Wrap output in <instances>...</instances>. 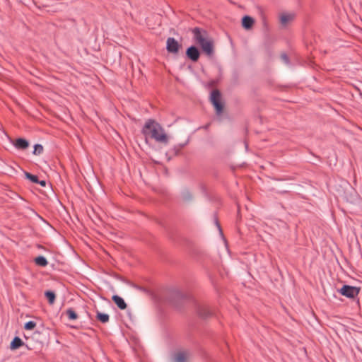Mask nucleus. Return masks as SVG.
<instances>
[{
    "label": "nucleus",
    "instance_id": "nucleus-1",
    "mask_svg": "<svg viewBox=\"0 0 362 362\" xmlns=\"http://www.w3.org/2000/svg\"><path fill=\"white\" fill-rule=\"evenodd\" d=\"M141 132L146 138L150 137L158 143L167 144L169 141L165 129L158 122L153 119H148L144 125Z\"/></svg>",
    "mask_w": 362,
    "mask_h": 362
},
{
    "label": "nucleus",
    "instance_id": "nucleus-2",
    "mask_svg": "<svg viewBox=\"0 0 362 362\" xmlns=\"http://www.w3.org/2000/svg\"><path fill=\"white\" fill-rule=\"evenodd\" d=\"M194 40L199 45L202 51L209 57L214 54V42L208 36L207 33L199 28L192 30Z\"/></svg>",
    "mask_w": 362,
    "mask_h": 362
},
{
    "label": "nucleus",
    "instance_id": "nucleus-3",
    "mask_svg": "<svg viewBox=\"0 0 362 362\" xmlns=\"http://www.w3.org/2000/svg\"><path fill=\"white\" fill-rule=\"evenodd\" d=\"M210 100L216 109V114L220 115L223 111V106L221 102V93L219 90H214L211 93Z\"/></svg>",
    "mask_w": 362,
    "mask_h": 362
},
{
    "label": "nucleus",
    "instance_id": "nucleus-4",
    "mask_svg": "<svg viewBox=\"0 0 362 362\" xmlns=\"http://www.w3.org/2000/svg\"><path fill=\"white\" fill-rule=\"evenodd\" d=\"M339 292L342 295L349 298H354L359 293V288L356 286L349 285H344Z\"/></svg>",
    "mask_w": 362,
    "mask_h": 362
},
{
    "label": "nucleus",
    "instance_id": "nucleus-5",
    "mask_svg": "<svg viewBox=\"0 0 362 362\" xmlns=\"http://www.w3.org/2000/svg\"><path fill=\"white\" fill-rule=\"evenodd\" d=\"M180 45L174 37H168L166 41V49L168 52L177 54L179 51Z\"/></svg>",
    "mask_w": 362,
    "mask_h": 362
},
{
    "label": "nucleus",
    "instance_id": "nucleus-6",
    "mask_svg": "<svg viewBox=\"0 0 362 362\" xmlns=\"http://www.w3.org/2000/svg\"><path fill=\"white\" fill-rule=\"evenodd\" d=\"M11 143L18 150H25L30 146L29 141L23 138H18L14 141L11 140Z\"/></svg>",
    "mask_w": 362,
    "mask_h": 362
},
{
    "label": "nucleus",
    "instance_id": "nucleus-7",
    "mask_svg": "<svg viewBox=\"0 0 362 362\" xmlns=\"http://www.w3.org/2000/svg\"><path fill=\"white\" fill-rule=\"evenodd\" d=\"M187 57L193 62H197L200 56L198 48L195 46H190L186 51Z\"/></svg>",
    "mask_w": 362,
    "mask_h": 362
},
{
    "label": "nucleus",
    "instance_id": "nucleus-8",
    "mask_svg": "<svg viewBox=\"0 0 362 362\" xmlns=\"http://www.w3.org/2000/svg\"><path fill=\"white\" fill-rule=\"evenodd\" d=\"M197 313L202 318H206L211 315L209 308L206 305H199L197 307Z\"/></svg>",
    "mask_w": 362,
    "mask_h": 362
},
{
    "label": "nucleus",
    "instance_id": "nucleus-9",
    "mask_svg": "<svg viewBox=\"0 0 362 362\" xmlns=\"http://www.w3.org/2000/svg\"><path fill=\"white\" fill-rule=\"evenodd\" d=\"M112 299L119 309L124 310L127 308V304L122 297L117 295H114L112 297Z\"/></svg>",
    "mask_w": 362,
    "mask_h": 362
},
{
    "label": "nucleus",
    "instance_id": "nucleus-10",
    "mask_svg": "<svg viewBox=\"0 0 362 362\" xmlns=\"http://www.w3.org/2000/svg\"><path fill=\"white\" fill-rule=\"evenodd\" d=\"M187 357V353L180 351L174 354L173 362H185Z\"/></svg>",
    "mask_w": 362,
    "mask_h": 362
},
{
    "label": "nucleus",
    "instance_id": "nucleus-11",
    "mask_svg": "<svg viewBox=\"0 0 362 362\" xmlns=\"http://www.w3.org/2000/svg\"><path fill=\"white\" fill-rule=\"evenodd\" d=\"M294 18V15L292 13H283L280 16V23L282 25H286V24L292 21Z\"/></svg>",
    "mask_w": 362,
    "mask_h": 362
},
{
    "label": "nucleus",
    "instance_id": "nucleus-12",
    "mask_svg": "<svg viewBox=\"0 0 362 362\" xmlns=\"http://www.w3.org/2000/svg\"><path fill=\"white\" fill-rule=\"evenodd\" d=\"M23 345V341L18 337H15L10 344V349L11 350H16Z\"/></svg>",
    "mask_w": 362,
    "mask_h": 362
},
{
    "label": "nucleus",
    "instance_id": "nucleus-13",
    "mask_svg": "<svg viewBox=\"0 0 362 362\" xmlns=\"http://www.w3.org/2000/svg\"><path fill=\"white\" fill-rule=\"evenodd\" d=\"M254 23V20L249 16H245L242 19V25L245 29H250Z\"/></svg>",
    "mask_w": 362,
    "mask_h": 362
},
{
    "label": "nucleus",
    "instance_id": "nucleus-14",
    "mask_svg": "<svg viewBox=\"0 0 362 362\" xmlns=\"http://www.w3.org/2000/svg\"><path fill=\"white\" fill-rule=\"evenodd\" d=\"M192 197V193L187 189H185L181 192V198L184 202H190Z\"/></svg>",
    "mask_w": 362,
    "mask_h": 362
},
{
    "label": "nucleus",
    "instance_id": "nucleus-15",
    "mask_svg": "<svg viewBox=\"0 0 362 362\" xmlns=\"http://www.w3.org/2000/svg\"><path fill=\"white\" fill-rule=\"evenodd\" d=\"M96 318L100 321L102 323H106L110 320V316L108 314L103 313L100 312H97Z\"/></svg>",
    "mask_w": 362,
    "mask_h": 362
},
{
    "label": "nucleus",
    "instance_id": "nucleus-16",
    "mask_svg": "<svg viewBox=\"0 0 362 362\" xmlns=\"http://www.w3.org/2000/svg\"><path fill=\"white\" fill-rule=\"evenodd\" d=\"M35 262L40 267H46L48 264L47 259L43 256H38L35 259Z\"/></svg>",
    "mask_w": 362,
    "mask_h": 362
},
{
    "label": "nucleus",
    "instance_id": "nucleus-17",
    "mask_svg": "<svg viewBox=\"0 0 362 362\" xmlns=\"http://www.w3.org/2000/svg\"><path fill=\"white\" fill-rule=\"evenodd\" d=\"M45 296L47 298L48 302H49V304L52 305V304H53L54 303L56 296H55V293L53 291H47L45 293Z\"/></svg>",
    "mask_w": 362,
    "mask_h": 362
},
{
    "label": "nucleus",
    "instance_id": "nucleus-18",
    "mask_svg": "<svg viewBox=\"0 0 362 362\" xmlns=\"http://www.w3.org/2000/svg\"><path fill=\"white\" fill-rule=\"evenodd\" d=\"M173 296L175 298L180 299V300H186L188 298V296L183 293L180 291L176 290L173 292Z\"/></svg>",
    "mask_w": 362,
    "mask_h": 362
},
{
    "label": "nucleus",
    "instance_id": "nucleus-19",
    "mask_svg": "<svg viewBox=\"0 0 362 362\" xmlns=\"http://www.w3.org/2000/svg\"><path fill=\"white\" fill-rule=\"evenodd\" d=\"M66 313L69 320H74L78 318V315L72 308H69L66 310Z\"/></svg>",
    "mask_w": 362,
    "mask_h": 362
},
{
    "label": "nucleus",
    "instance_id": "nucleus-20",
    "mask_svg": "<svg viewBox=\"0 0 362 362\" xmlns=\"http://www.w3.org/2000/svg\"><path fill=\"white\" fill-rule=\"evenodd\" d=\"M43 152V146L41 144H35L34 146V149L33 153L36 156H39Z\"/></svg>",
    "mask_w": 362,
    "mask_h": 362
},
{
    "label": "nucleus",
    "instance_id": "nucleus-21",
    "mask_svg": "<svg viewBox=\"0 0 362 362\" xmlns=\"http://www.w3.org/2000/svg\"><path fill=\"white\" fill-rule=\"evenodd\" d=\"M25 175L27 179H28L29 180H30L33 183H37L39 182V179H38L37 175L30 174V173H27V172L25 173Z\"/></svg>",
    "mask_w": 362,
    "mask_h": 362
},
{
    "label": "nucleus",
    "instance_id": "nucleus-22",
    "mask_svg": "<svg viewBox=\"0 0 362 362\" xmlns=\"http://www.w3.org/2000/svg\"><path fill=\"white\" fill-rule=\"evenodd\" d=\"M36 326V323L34 321H28L24 325V329L26 330H32Z\"/></svg>",
    "mask_w": 362,
    "mask_h": 362
},
{
    "label": "nucleus",
    "instance_id": "nucleus-23",
    "mask_svg": "<svg viewBox=\"0 0 362 362\" xmlns=\"http://www.w3.org/2000/svg\"><path fill=\"white\" fill-rule=\"evenodd\" d=\"M180 151H181L180 148H177V145H175L172 149H170L168 151V153L177 155L180 153Z\"/></svg>",
    "mask_w": 362,
    "mask_h": 362
},
{
    "label": "nucleus",
    "instance_id": "nucleus-24",
    "mask_svg": "<svg viewBox=\"0 0 362 362\" xmlns=\"http://www.w3.org/2000/svg\"><path fill=\"white\" fill-rule=\"evenodd\" d=\"M281 59L284 61V62L285 64H289L288 57V56L286 54H282L281 55Z\"/></svg>",
    "mask_w": 362,
    "mask_h": 362
},
{
    "label": "nucleus",
    "instance_id": "nucleus-25",
    "mask_svg": "<svg viewBox=\"0 0 362 362\" xmlns=\"http://www.w3.org/2000/svg\"><path fill=\"white\" fill-rule=\"evenodd\" d=\"M189 140H187L186 142L183 144H179L177 145V148H180V150L184 148L188 143Z\"/></svg>",
    "mask_w": 362,
    "mask_h": 362
},
{
    "label": "nucleus",
    "instance_id": "nucleus-26",
    "mask_svg": "<svg viewBox=\"0 0 362 362\" xmlns=\"http://www.w3.org/2000/svg\"><path fill=\"white\" fill-rule=\"evenodd\" d=\"M37 183L40 184L42 187H45L46 185L45 180H39V182Z\"/></svg>",
    "mask_w": 362,
    "mask_h": 362
},
{
    "label": "nucleus",
    "instance_id": "nucleus-27",
    "mask_svg": "<svg viewBox=\"0 0 362 362\" xmlns=\"http://www.w3.org/2000/svg\"><path fill=\"white\" fill-rule=\"evenodd\" d=\"M216 226H217L219 232L221 233V234H222V230H221V226H220L219 223H218L217 220H216Z\"/></svg>",
    "mask_w": 362,
    "mask_h": 362
}]
</instances>
